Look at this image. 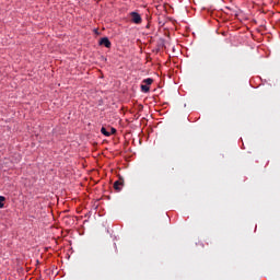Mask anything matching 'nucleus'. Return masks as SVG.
I'll use <instances>...</instances> for the list:
<instances>
[{"label": "nucleus", "instance_id": "7", "mask_svg": "<svg viewBox=\"0 0 280 280\" xmlns=\"http://www.w3.org/2000/svg\"><path fill=\"white\" fill-rule=\"evenodd\" d=\"M3 202H5V197L0 196V209H3L4 207Z\"/></svg>", "mask_w": 280, "mask_h": 280}, {"label": "nucleus", "instance_id": "8", "mask_svg": "<svg viewBox=\"0 0 280 280\" xmlns=\"http://www.w3.org/2000/svg\"><path fill=\"white\" fill-rule=\"evenodd\" d=\"M116 132H117V129L110 127V132H109V135H115Z\"/></svg>", "mask_w": 280, "mask_h": 280}, {"label": "nucleus", "instance_id": "4", "mask_svg": "<svg viewBox=\"0 0 280 280\" xmlns=\"http://www.w3.org/2000/svg\"><path fill=\"white\" fill-rule=\"evenodd\" d=\"M141 91H142V93H150V86L145 85V84H142L141 85Z\"/></svg>", "mask_w": 280, "mask_h": 280}, {"label": "nucleus", "instance_id": "6", "mask_svg": "<svg viewBox=\"0 0 280 280\" xmlns=\"http://www.w3.org/2000/svg\"><path fill=\"white\" fill-rule=\"evenodd\" d=\"M101 132H102V135H104L105 137H110V132H109L108 130H106L105 127H102V128H101Z\"/></svg>", "mask_w": 280, "mask_h": 280}, {"label": "nucleus", "instance_id": "2", "mask_svg": "<svg viewBox=\"0 0 280 280\" xmlns=\"http://www.w3.org/2000/svg\"><path fill=\"white\" fill-rule=\"evenodd\" d=\"M121 187H124V178L119 177V179L114 183V189L121 191Z\"/></svg>", "mask_w": 280, "mask_h": 280}, {"label": "nucleus", "instance_id": "3", "mask_svg": "<svg viewBox=\"0 0 280 280\" xmlns=\"http://www.w3.org/2000/svg\"><path fill=\"white\" fill-rule=\"evenodd\" d=\"M100 45H103V47H106L107 49H110V39H108V37H103L100 40Z\"/></svg>", "mask_w": 280, "mask_h": 280}, {"label": "nucleus", "instance_id": "5", "mask_svg": "<svg viewBox=\"0 0 280 280\" xmlns=\"http://www.w3.org/2000/svg\"><path fill=\"white\" fill-rule=\"evenodd\" d=\"M142 82L144 85L150 86V84H152V82H154V80H152L151 78H148V79H144Z\"/></svg>", "mask_w": 280, "mask_h": 280}, {"label": "nucleus", "instance_id": "1", "mask_svg": "<svg viewBox=\"0 0 280 280\" xmlns=\"http://www.w3.org/2000/svg\"><path fill=\"white\" fill-rule=\"evenodd\" d=\"M130 16H131V21L136 25H141V22H142L141 14H139L138 12H131Z\"/></svg>", "mask_w": 280, "mask_h": 280}]
</instances>
